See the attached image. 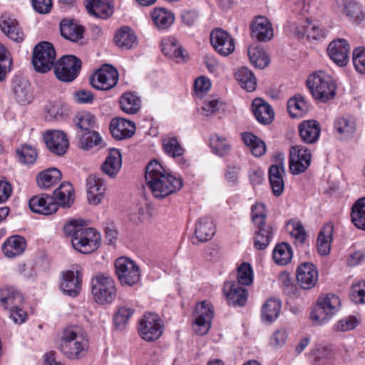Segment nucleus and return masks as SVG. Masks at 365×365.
<instances>
[{
	"instance_id": "f257e3e1",
	"label": "nucleus",
	"mask_w": 365,
	"mask_h": 365,
	"mask_svg": "<svg viewBox=\"0 0 365 365\" xmlns=\"http://www.w3.org/2000/svg\"><path fill=\"white\" fill-rule=\"evenodd\" d=\"M145 178L153 196L159 199L178 191L183 185L180 177L172 175L156 160L148 164Z\"/></svg>"
},
{
	"instance_id": "f03ea898",
	"label": "nucleus",
	"mask_w": 365,
	"mask_h": 365,
	"mask_svg": "<svg viewBox=\"0 0 365 365\" xmlns=\"http://www.w3.org/2000/svg\"><path fill=\"white\" fill-rule=\"evenodd\" d=\"M66 235L71 237L73 247L83 254H89L101 245V235L95 229L86 227L83 220H71L63 227Z\"/></svg>"
},
{
	"instance_id": "7ed1b4c3",
	"label": "nucleus",
	"mask_w": 365,
	"mask_h": 365,
	"mask_svg": "<svg viewBox=\"0 0 365 365\" xmlns=\"http://www.w3.org/2000/svg\"><path fill=\"white\" fill-rule=\"evenodd\" d=\"M89 342L86 331L79 326L66 327L60 338L59 351L69 359H78L88 351Z\"/></svg>"
},
{
	"instance_id": "20e7f679",
	"label": "nucleus",
	"mask_w": 365,
	"mask_h": 365,
	"mask_svg": "<svg viewBox=\"0 0 365 365\" xmlns=\"http://www.w3.org/2000/svg\"><path fill=\"white\" fill-rule=\"evenodd\" d=\"M307 86L314 98L319 102L326 103L335 96L336 83L331 76L323 71L310 75Z\"/></svg>"
},
{
	"instance_id": "39448f33",
	"label": "nucleus",
	"mask_w": 365,
	"mask_h": 365,
	"mask_svg": "<svg viewBox=\"0 0 365 365\" xmlns=\"http://www.w3.org/2000/svg\"><path fill=\"white\" fill-rule=\"evenodd\" d=\"M92 294L97 303H111L116 297L114 280L108 274L98 273L92 279Z\"/></svg>"
},
{
	"instance_id": "423d86ee",
	"label": "nucleus",
	"mask_w": 365,
	"mask_h": 365,
	"mask_svg": "<svg viewBox=\"0 0 365 365\" xmlns=\"http://www.w3.org/2000/svg\"><path fill=\"white\" fill-rule=\"evenodd\" d=\"M341 301L338 296L327 294L317 299V307L311 312L310 318L317 324L328 322L339 309Z\"/></svg>"
},
{
	"instance_id": "0eeeda50",
	"label": "nucleus",
	"mask_w": 365,
	"mask_h": 365,
	"mask_svg": "<svg viewBox=\"0 0 365 365\" xmlns=\"http://www.w3.org/2000/svg\"><path fill=\"white\" fill-rule=\"evenodd\" d=\"M56 51L48 41L38 43L33 50L32 64L34 69L41 73L49 71L55 65Z\"/></svg>"
},
{
	"instance_id": "6e6552de",
	"label": "nucleus",
	"mask_w": 365,
	"mask_h": 365,
	"mask_svg": "<svg viewBox=\"0 0 365 365\" xmlns=\"http://www.w3.org/2000/svg\"><path fill=\"white\" fill-rule=\"evenodd\" d=\"M81 64V61L73 55L63 56L53 66L55 75L61 81L71 82L78 76Z\"/></svg>"
},
{
	"instance_id": "1a4fd4ad",
	"label": "nucleus",
	"mask_w": 365,
	"mask_h": 365,
	"mask_svg": "<svg viewBox=\"0 0 365 365\" xmlns=\"http://www.w3.org/2000/svg\"><path fill=\"white\" fill-rule=\"evenodd\" d=\"M115 273L121 284L133 286L140 277V268L137 264L128 257H119L115 263Z\"/></svg>"
},
{
	"instance_id": "9d476101",
	"label": "nucleus",
	"mask_w": 365,
	"mask_h": 365,
	"mask_svg": "<svg viewBox=\"0 0 365 365\" xmlns=\"http://www.w3.org/2000/svg\"><path fill=\"white\" fill-rule=\"evenodd\" d=\"M118 81V72L109 64L103 65L91 78V85L101 91H108L113 88Z\"/></svg>"
},
{
	"instance_id": "9b49d317",
	"label": "nucleus",
	"mask_w": 365,
	"mask_h": 365,
	"mask_svg": "<svg viewBox=\"0 0 365 365\" xmlns=\"http://www.w3.org/2000/svg\"><path fill=\"white\" fill-rule=\"evenodd\" d=\"M163 324L158 314L147 313L140 319L138 326L140 336L145 341L158 339L163 333Z\"/></svg>"
},
{
	"instance_id": "f8f14e48",
	"label": "nucleus",
	"mask_w": 365,
	"mask_h": 365,
	"mask_svg": "<svg viewBox=\"0 0 365 365\" xmlns=\"http://www.w3.org/2000/svg\"><path fill=\"white\" fill-rule=\"evenodd\" d=\"M194 315L195 317L193 324L194 331L200 336L206 334L210 330L211 321L214 317L212 305L207 301L198 303L195 307Z\"/></svg>"
},
{
	"instance_id": "ddd939ff",
	"label": "nucleus",
	"mask_w": 365,
	"mask_h": 365,
	"mask_svg": "<svg viewBox=\"0 0 365 365\" xmlns=\"http://www.w3.org/2000/svg\"><path fill=\"white\" fill-rule=\"evenodd\" d=\"M310 151L302 145L293 146L289 152V169L292 174L305 172L311 163Z\"/></svg>"
},
{
	"instance_id": "4468645a",
	"label": "nucleus",
	"mask_w": 365,
	"mask_h": 365,
	"mask_svg": "<svg viewBox=\"0 0 365 365\" xmlns=\"http://www.w3.org/2000/svg\"><path fill=\"white\" fill-rule=\"evenodd\" d=\"M210 38L212 46L220 55L227 56L234 52L235 41L228 32L217 28L212 31Z\"/></svg>"
},
{
	"instance_id": "2eb2a0df",
	"label": "nucleus",
	"mask_w": 365,
	"mask_h": 365,
	"mask_svg": "<svg viewBox=\"0 0 365 365\" xmlns=\"http://www.w3.org/2000/svg\"><path fill=\"white\" fill-rule=\"evenodd\" d=\"M43 140L48 150L58 156L63 155L69 147L66 134L61 130H48L43 135Z\"/></svg>"
},
{
	"instance_id": "dca6fc26",
	"label": "nucleus",
	"mask_w": 365,
	"mask_h": 365,
	"mask_svg": "<svg viewBox=\"0 0 365 365\" xmlns=\"http://www.w3.org/2000/svg\"><path fill=\"white\" fill-rule=\"evenodd\" d=\"M278 158L277 163L271 165L269 169V180L273 194L275 196L281 195L284 188L283 180L284 156L283 154H279Z\"/></svg>"
},
{
	"instance_id": "f3484780",
	"label": "nucleus",
	"mask_w": 365,
	"mask_h": 365,
	"mask_svg": "<svg viewBox=\"0 0 365 365\" xmlns=\"http://www.w3.org/2000/svg\"><path fill=\"white\" fill-rule=\"evenodd\" d=\"M349 51V43L342 38L332 41L327 48L330 58L339 66H344L348 63Z\"/></svg>"
},
{
	"instance_id": "a211bd4d",
	"label": "nucleus",
	"mask_w": 365,
	"mask_h": 365,
	"mask_svg": "<svg viewBox=\"0 0 365 365\" xmlns=\"http://www.w3.org/2000/svg\"><path fill=\"white\" fill-rule=\"evenodd\" d=\"M297 280L302 289H312L315 286L318 280L317 267L310 262L301 264L297 269Z\"/></svg>"
},
{
	"instance_id": "6ab92c4d",
	"label": "nucleus",
	"mask_w": 365,
	"mask_h": 365,
	"mask_svg": "<svg viewBox=\"0 0 365 365\" xmlns=\"http://www.w3.org/2000/svg\"><path fill=\"white\" fill-rule=\"evenodd\" d=\"M29 206L33 212L45 215L57 211V203L53 202V197L45 193L32 197L29 200Z\"/></svg>"
},
{
	"instance_id": "aec40b11",
	"label": "nucleus",
	"mask_w": 365,
	"mask_h": 365,
	"mask_svg": "<svg viewBox=\"0 0 365 365\" xmlns=\"http://www.w3.org/2000/svg\"><path fill=\"white\" fill-rule=\"evenodd\" d=\"M62 292L70 297H76L81 290V277L78 271L68 270L62 274L60 284Z\"/></svg>"
},
{
	"instance_id": "412c9836",
	"label": "nucleus",
	"mask_w": 365,
	"mask_h": 365,
	"mask_svg": "<svg viewBox=\"0 0 365 365\" xmlns=\"http://www.w3.org/2000/svg\"><path fill=\"white\" fill-rule=\"evenodd\" d=\"M110 130L115 139L120 140L130 138L134 135L135 125L125 118H115L110 121Z\"/></svg>"
},
{
	"instance_id": "4be33fe9",
	"label": "nucleus",
	"mask_w": 365,
	"mask_h": 365,
	"mask_svg": "<svg viewBox=\"0 0 365 365\" xmlns=\"http://www.w3.org/2000/svg\"><path fill=\"white\" fill-rule=\"evenodd\" d=\"M223 292L230 304L241 307L247 302V289L235 282H226L223 286Z\"/></svg>"
},
{
	"instance_id": "5701e85b",
	"label": "nucleus",
	"mask_w": 365,
	"mask_h": 365,
	"mask_svg": "<svg viewBox=\"0 0 365 365\" xmlns=\"http://www.w3.org/2000/svg\"><path fill=\"white\" fill-rule=\"evenodd\" d=\"M88 200L89 203L98 205L104 196L106 185L103 180L96 175H91L87 178Z\"/></svg>"
},
{
	"instance_id": "b1692460",
	"label": "nucleus",
	"mask_w": 365,
	"mask_h": 365,
	"mask_svg": "<svg viewBox=\"0 0 365 365\" xmlns=\"http://www.w3.org/2000/svg\"><path fill=\"white\" fill-rule=\"evenodd\" d=\"M251 35L259 41H269L273 37V30L269 20L263 16L255 18L250 25Z\"/></svg>"
},
{
	"instance_id": "393cba45",
	"label": "nucleus",
	"mask_w": 365,
	"mask_h": 365,
	"mask_svg": "<svg viewBox=\"0 0 365 365\" xmlns=\"http://www.w3.org/2000/svg\"><path fill=\"white\" fill-rule=\"evenodd\" d=\"M215 233L213 221L208 217H201L195 225L193 244L205 242L212 239Z\"/></svg>"
},
{
	"instance_id": "a878e982",
	"label": "nucleus",
	"mask_w": 365,
	"mask_h": 365,
	"mask_svg": "<svg viewBox=\"0 0 365 365\" xmlns=\"http://www.w3.org/2000/svg\"><path fill=\"white\" fill-rule=\"evenodd\" d=\"M24 302L22 294L14 287L0 289V303L5 309L22 307Z\"/></svg>"
},
{
	"instance_id": "bb28decb",
	"label": "nucleus",
	"mask_w": 365,
	"mask_h": 365,
	"mask_svg": "<svg viewBox=\"0 0 365 365\" xmlns=\"http://www.w3.org/2000/svg\"><path fill=\"white\" fill-rule=\"evenodd\" d=\"M0 29L10 39L19 43L24 39V34L15 19L7 15L0 18Z\"/></svg>"
},
{
	"instance_id": "cd10ccee",
	"label": "nucleus",
	"mask_w": 365,
	"mask_h": 365,
	"mask_svg": "<svg viewBox=\"0 0 365 365\" xmlns=\"http://www.w3.org/2000/svg\"><path fill=\"white\" fill-rule=\"evenodd\" d=\"M122 167V156L117 149H110L109 155L101 165L102 172L110 178H115Z\"/></svg>"
},
{
	"instance_id": "c85d7f7f",
	"label": "nucleus",
	"mask_w": 365,
	"mask_h": 365,
	"mask_svg": "<svg viewBox=\"0 0 365 365\" xmlns=\"http://www.w3.org/2000/svg\"><path fill=\"white\" fill-rule=\"evenodd\" d=\"M53 202L57 207H70L74 201V190L72 185L68 182H62L53 192Z\"/></svg>"
},
{
	"instance_id": "c756f323",
	"label": "nucleus",
	"mask_w": 365,
	"mask_h": 365,
	"mask_svg": "<svg viewBox=\"0 0 365 365\" xmlns=\"http://www.w3.org/2000/svg\"><path fill=\"white\" fill-rule=\"evenodd\" d=\"M88 13L97 18L107 19L113 12L111 0H86Z\"/></svg>"
},
{
	"instance_id": "7c9ffc66",
	"label": "nucleus",
	"mask_w": 365,
	"mask_h": 365,
	"mask_svg": "<svg viewBox=\"0 0 365 365\" xmlns=\"http://www.w3.org/2000/svg\"><path fill=\"white\" fill-rule=\"evenodd\" d=\"M299 135L303 142L312 144L316 143L320 135V125L314 120H304L299 125Z\"/></svg>"
},
{
	"instance_id": "2f4dec72",
	"label": "nucleus",
	"mask_w": 365,
	"mask_h": 365,
	"mask_svg": "<svg viewBox=\"0 0 365 365\" xmlns=\"http://www.w3.org/2000/svg\"><path fill=\"white\" fill-rule=\"evenodd\" d=\"M252 112L256 119L262 124H269L274 119V113L272 107L262 98H255L252 104Z\"/></svg>"
},
{
	"instance_id": "473e14b6",
	"label": "nucleus",
	"mask_w": 365,
	"mask_h": 365,
	"mask_svg": "<svg viewBox=\"0 0 365 365\" xmlns=\"http://www.w3.org/2000/svg\"><path fill=\"white\" fill-rule=\"evenodd\" d=\"M26 243L24 237L14 235L9 237L2 245V251L6 257L13 258L21 255L26 249Z\"/></svg>"
},
{
	"instance_id": "72a5a7b5",
	"label": "nucleus",
	"mask_w": 365,
	"mask_h": 365,
	"mask_svg": "<svg viewBox=\"0 0 365 365\" xmlns=\"http://www.w3.org/2000/svg\"><path fill=\"white\" fill-rule=\"evenodd\" d=\"M14 94L17 102L21 105L30 103L33 100L31 86L26 79H16L14 81Z\"/></svg>"
},
{
	"instance_id": "f704fd0d",
	"label": "nucleus",
	"mask_w": 365,
	"mask_h": 365,
	"mask_svg": "<svg viewBox=\"0 0 365 365\" xmlns=\"http://www.w3.org/2000/svg\"><path fill=\"white\" fill-rule=\"evenodd\" d=\"M61 178L62 174L58 169L50 168L39 173L36 180L38 187L46 190L57 184Z\"/></svg>"
},
{
	"instance_id": "c9c22d12",
	"label": "nucleus",
	"mask_w": 365,
	"mask_h": 365,
	"mask_svg": "<svg viewBox=\"0 0 365 365\" xmlns=\"http://www.w3.org/2000/svg\"><path fill=\"white\" fill-rule=\"evenodd\" d=\"M114 41L122 50H129L137 45V38L128 26H123L116 32Z\"/></svg>"
},
{
	"instance_id": "e433bc0d",
	"label": "nucleus",
	"mask_w": 365,
	"mask_h": 365,
	"mask_svg": "<svg viewBox=\"0 0 365 365\" xmlns=\"http://www.w3.org/2000/svg\"><path fill=\"white\" fill-rule=\"evenodd\" d=\"M60 31L63 38L73 42L83 38V28L68 19H63L61 21Z\"/></svg>"
},
{
	"instance_id": "4c0bfd02",
	"label": "nucleus",
	"mask_w": 365,
	"mask_h": 365,
	"mask_svg": "<svg viewBox=\"0 0 365 365\" xmlns=\"http://www.w3.org/2000/svg\"><path fill=\"white\" fill-rule=\"evenodd\" d=\"M154 24L159 29H166L174 22L175 16L165 8H155L150 13Z\"/></svg>"
},
{
	"instance_id": "58836bf2",
	"label": "nucleus",
	"mask_w": 365,
	"mask_h": 365,
	"mask_svg": "<svg viewBox=\"0 0 365 365\" xmlns=\"http://www.w3.org/2000/svg\"><path fill=\"white\" fill-rule=\"evenodd\" d=\"M334 232V225L326 224L318 235L317 248L320 255H327L330 252L331 243Z\"/></svg>"
},
{
	"instance_id": "ea45409f",
	"label": "nucleus",
	"mask_w": 365,
	"mask_h": 365,
	"mask_svg": "<svg viewBox=\"0 0 365 365\" xmlns=\"http://www.w3.org/2000/svg\"><path fill=\"white\" fill-rule=\"evenodd\" d=\"M287 110L292 118H301L309 110V105L301 95H296L287 102Z\"/></svg>"
},
{
	"instance_id": "a19ab883",
	"label": "nucleus",
	"mask_w": 365,
	"mask_h": 365,
	"mask_svg": "<svg viewBox=\"0 0 365 365\" xmlns=\"http://www.w3.org/2000/svg\"><path fill=\"white\" fill-rule=\"evenodd\" d=\"M257 227L258 231L255 235L254 246L258 250H263L267 247L272 238V227L267 224Z\"/></svg>"
},
{
	"instance_id": "79ce46f5",
	"label": "nucleus",
	"mask_w": 365,
	"mask_h": 365,
	"mask_svg": "<svg viewBox=\"0 0 365 365\" xmlns=\"http://www.w3.org/2000/svg\"><path fill=\"white\" fill-rule=\"evenodd\" d=\"M242 139L255 156L260 157L264 154L266 151L265 143L256 135L251 133H245L242 134Z\"/></svg>"
},
{
	"instance_id": "37998d69",
	"label": "nucleus",
	"mask_w": 365,
	"mask_h": 365,
	"mask_svg": "<svg viewBox=\"0 0 365 365\" xmlns=\"http://www.w3.org/2000/svg\"><path fill=\"white\" fill-rule=\"evenodd\" d=\"M235 78L241 87L248 92L255 90L257 81L252 71L247 68H242L235 73Z\"/></svg>"
},
{
	"instance_id": "c03bdc74",
	"label": "nucleus",
	"mask_w": 365,
	"mask_h": 365,
	"mask_svg": "<svg viewBox=\"0 0 365 365\" xmlns=\"http://www.w3.org/2000/svg\"><path fill=\"white\" fill-rule=\"evenodd\" d=\"M272 257L276 264L286 265L292 259V248L288 243L282 242L276 245L273 250Z\"/></svg>"
},
{
	"instance_id": "a18cd8bd",
	"label": "nucleus",
	"mask_w": 365,
	"mask_h": 365,
	"mask_svg": "<svg viewBox=\"0 0 365 365\" xmlns=\"http://www.w3.org/2000/svg\"><path fill=\"white\" fill-rule=\"evenodd\" d=\"M351 217L356 227L365 230V197L358 200L354 204Z\"/></svg>"
},
{
	"instance_id": "49530a36",
	"label": "nucleus",
	"mask_w": 365,
	"mask_h": 365,
	"mask_svg": "<svg viewBox=\"0 0 365 365\" xmlns=\"http://www.w3.org/2000/svg\"><path fill=\"white\" fill-rule=\"evenodd\" d=\"M140 98L132 93H124L120 99L123 111L128 114H135L140 108Z\"/></svg>"
},
{
	"instance_id": "de8ad7c7",
	"label": "nucleus",
	"mask_w": 365,
	"mask_h": 365,
	"mask_svg": "<svg viewBox=\"0 0 365 365\" xmlns=\"http://www.w3.org/2000/svg\"><path fill=\"white\" fill-rule=\"evenodd\" d=\"M281 304L277 299H269L262 309V319L267 323L274 322L279 316Z\"/></svg>"
},
{
	"instance_id": "09e8293b",
	"label": "nucleus",
	"mask_w": 365,
	"mask_h": 365,
	"mask_svg": "<svg viewBox=\"0 0 365 365\" xmlns=\"http://www.w3.org/2000/svg\"><path fill=\"white\" fill-rule=\"evenodd\" d=\"M335 130L346 139L351 137L356 131V123L354 120L345 117H339L334 122Z\"/></svg>"
},
{
	"instance_id": "8fccbe9b",
	"label": "nucleus",
	"mask_w": 365,
	"mask_h": 365,
	"mask_svg": "<svg viewBox=\"0 0 365 365\" xmlns=\"http://www.w3.org/2000/svg\"><path fill=\"white\" fill-rule=\"evenodd\" d=\"M306 21L307 25L302 26L296 25L294 33L298 37L307 36L309 38L317 39L323 36L322 31L317 26L310 23L307 18Z\"/></svg>"
},
{
	"instance_id": "3c124183",
	"label": "nucleus",
	"mask_w": 365,
	"mask_h": 365,
	"mask_svg": "<svg viewBox=\"0 0 365 365\" xmlns=\"http://www.w3.org/2000/svg\"><path fill=\"white\" fill-rule=\"evenodd\" d=\"M248 56L252 64L258 68H264L269 63V59L264 51L257 47H250L248 49Z\"/></svg>"
},
{
	"instance_id": "603ef678",
	"label": "nucleus",
	"mask_w": 365,
	"mask_h": 365,
	"mask_svg": "<svg viewBox=\"0 0 365 365\" xmlns=\"http://www.w3.org/2000/svg\"><path fill=\"white\" fill-rule=\"evenodd\" d=\"M11 53L4 44L0 43V81L4 80L12 67Z\"/></svg>"
},
{
	"instance_id": "864d4df0",
	"label": "nucleus",
	"mask_w": 365,
	"mask_h": 365,
	"mask_svg": "<svg viewBox=\"0 0 365 365\" xmlns=\"http://www.w3.org/2000/svg\"><path fill=\"white\" fill-rule=\"evenodd\" d=\"M19 161L24 164H32L37 158L36 150L31 145L25 144L16 151Z\"/></svg>"
},
{
	"instance_id": "5fc2aeb1",
	"label": "nucleus",
	"mask_w": 365,
	"mask_h": 365,
	"mask_svg": "<svg viewBox=\"0 0 365 365\" xmlns=\"http://www.w3.org/2000/svg\"><path fill=\"white\" fill-rule=\"evenodd\" d=\"M79 136L80 146L84 150H88L95 145H99L102 140L99 133L94 130H88L79 134Z\"/></svg>"
},
{
	"instance_id": "6e6d98bb",
	"label": "nucleus",
	"mask_w": 365,
	"mask_h": 365,
	"mask_svg": "<svg viewBox=\"0 0 365 365\" xmlns=\"http://www.w3.org/2000/svg\"><path fill=\"white\" fill-rule=\"evenodd\" d=\"M237 284L248 286L253 282V270L250 264L243 262L237 268Z\"/></svg>"
},
{
	"instance_id": "4d7b16f0",
	"label": "nucleus",
	"mask_w": 365,
	"mask_h": 365,
	"mask_svg": "<svg viewBox=\"0 0 365 365\" xmlns=\"http://www.w3.org/2000/svg\"><path fill=\"white\" fill-rule=\"evenodd\" d=\"M210 144L213 152L219 156L225 155L230 148L227 139L217 134L211 137Z\"/></svg>"
},
{
	"instance_id": "13d9d810",
	"label": "nucleus",
	"mask_w": 365,
	"mask_h": 365,
	"mask_svg": "<svg viewBox=\"0 0 365 365\" xmlns=\"http://www.w3.org/2000/svg\"><path fill=\"white\" fill-rule=\"evenodd\" d=\"M74 121L76 126L85 133L93 128L95 118L90 113H80L76 115Z\"/></svg>"
},
{
	"instance_id": "bf43d9fd",
	"label": "nucleus",
	"mask_w": 365,
	"mask_h": 365,
	"mask_svg": "<svg viewBox=\"0 0 365 365\" xmlns=\"http://www.w3.org/2000/svg\"><path fill=\"white\" fill-rule=\"evenodd\" d=\"M134 311L127 307H121L114 316V324L118 329H123Z\"/></svg>"
},
{
	"instance_id": "052dcab7",
	"label": "nucleus",
	"mask_w": 365,
	"mask_h": 365,
	"mask_svg": "<svg viewBox=\"0 0 365 365\" xmlns=\"http://www.w3.org/2000/svg\"><path fill=\"white\" fill-rule=\"evenodd\" d=\"M163 144L166 153L173 158L181 156L184 152L176 138H165Z\"/></svg>"
},
{
	"instance_id": "680f3d73",
	"label": "nucleus",
	"mask_w": 365,
	"mask_h": 365,
	"mask_svg": "<svg viewBox=\"0 0 365 365\" xmlns=\"http://www.w3.org/2000/svg\"><path fill=\"white\" fill-rule=\"evenodd\" d=\"M267 210L262 203H256L252 207V220L256 226H262L266 224Z\"/></svg>"
},
{
	"instance_id": "e2e57ef3",
	"label": "nucleus",
	"mask_w": 365,
	"mask_h": 365,
	"mask_svg": "<svg viewBox=\"0 0 365 365\" xmlns=\"http://www.w3.org/2000/svg\"><path fill=\"white\" fill-rule=\"evenodd\" d=\"M345 16L354 22L359 24L364 20L365 14L362 11L361 6L354 1L348 8Z\"/></svg>"
},
{
	"instance_id": "0e129e2a",
	"label": "nucleus",
	"mask_w": 365,
	"mask_h": 365,
	"mask_svg": "<svg viewBox=\"0 0 365 365\" xmlns=\"http://www.w3.org/2000/svg\"><path fill=\"white\" fill-rule=\"evenodd\" d=\"M352 60L356 70L360 73L365 74V48L354 49Z\"/></svg>"
},
{
	"instance_id": "69168bd1",
	"label": "nucleus",
	"mask_w": 365,
	"mask_h": 365,
	"mask_svg": "<svg viewBox=\"0 0 365 365\" xmlns=\"http://www.w3.org/2000/svg\"><path fill=\"white\" fill-rule=\"evenodd\" d=\"M240 167L237 165H229L225 173V178L227 183L230 185H235L239 180V173Z\"/></svg>"
},
{
	"instance_id": "338daca9",
	"label": "nucleus",
	"mask_w": 365,
	"mask_h": 365,
	"mask_svg": "<svg viewBox=\"0 0 365 365\" xmlns=\"http://www.w3.org/2000/svg\"><path fill=\"white\" fill-rule=\"evenodd\" d=\"M351 297L355 303H365V282H359L352 287Z\"/></svg>"
},
{
	"instance_id": "774afa93",
	"label": "nucleus",
	"mask_w": 365,
	"mask_h": 365,
	"mask_svg": "<svg viewBox=\"0 0 365 365\" xmlns=\"http://www.w3.org/2000/svg\"><path fill=\"white\" fill-rule=\"evenodd\" d=\"M357 319L354 317H349L339 321L334 326L337 331H348L357 325Z\"/></svg>"
}]
</instances>
